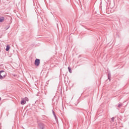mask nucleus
I'll list each match as a JSON object with an SVG mask.
<instances>
[{
	"mask_svg": "<svg viewBox=\"0 0 129 129\" xmlns=\"http://www.w3.org/2000/svg\"><path fill=\"white\" fill-rule=\"evenodd\" d=\"M6 76H7V73L5 71H0V79L1 80H3L6 78Z\"/></svg>",
	"mask_w": 129,
	"mask_h": 129,
	"instance_id": "obj_1",
	"label": "nucleus"
},
{
	"mask_svg": "<svg viewBox=\"0 0 129 129\" xmlns=\"http://www.w3.org/2000/svg\"><path fill=\"white\" fill-rule=\"evenodd\" d=\"M34 64L35 65H36V66H39V65L40 64V59H35Z\"/></svg>",
	"mask_w": 129,
	"mask_h": 129,
	"instance_id": "obj_2",
	"label": "nucleus"
},
{
	"mask_svg": "<svg viewBox=\"0 0 129 129\" xmlns=\"http://www.w3.org/2000/svg\"><path fill=\"white\" fill-rule=\"evenodd\" d=\"M38 125L40 129H44V124H43L42 123H39Z\"/></svg>",
	"mask_w": 129,
	"mask_h": 129,
	"instance_id": "obj_3",
	"label": "nucleus"
},
{
	"mask_svg": "<svg viewBox=\"0 0 129 129\" xmlns=\"http://www.w3.org/2000/svg\"><path fill=\"white\" fill-rule=\"evenodd\" d=\"M21 104H22V105H24V104H26V101H25L23 98H22V101H21Z\"/></svg>",
	"mask_w": 129,
	"mask_h": 129,
	"instance_id": "obj_4",
	"label": "nucleus"
},
{
	"mask_svg": "<svg viewBox=\"0 0 129 129\" xmlns=\"http://www.w3.org/2000/svg\"><path fill=\"white\" fill-rule=\"evenodd\" d=\"M5 21V17H0V23H3Z\"/></svg>",
	"mask_w": 129,
	"mask_h": 129,
	"instance_id": "obj_5",
	"label": "nucleus"
},
{
	"mask_svg": "<svg viewBox=\"0 0 129 129\" xmlns=\"http://www.w3.org/2000/svg\"><path fill=\"white\" fill-rule=\"evenodd\" d=\"M23 99L24 101H25V102H27V101H29V99L27 97L23 98Z\"/></svg>",
	"mask_w": 129,
	"mask_h": 129,
	"instance_id": "obj_6",
	"label": "nucleus"
},
{
	"mask_svg": "<svg viewBox=\"0 0 129 129\" xmlns=\"http://www.w3.org/2000/svg\"><path fill=\"white\" fill-rule=\"evenodd\" d=\"M110 77H111V75L110 73L108 74V79H109V81H110Z\"/></svg>",
	"mask_w": 129,
	"mask_h": 129,
	"instance_id": "obj_7",
	"label": "nucleus"
},
{
	"mask_svg": "<svg viewBox=\"0 0 129 129\" xmlns=\"http://www.w3.org/2000/svg\"><path fill=\"white\" fill-rule=\"evenodd\" d=\"M68 70L70 73H72V71H71V68H70V67H68Z\"/></svg>",
	"mask_w": 129,
	"mask_h": 129,
	"instance_id": "obj_8",
	"label": "nucleus"
},
{
	"mask_svg": "<svg viewBox=\"0 0 129 129\" xmlns=\"http://www.w3.org/2000/svg\"><path fill=\"white\" fill-rule=\"evenodd\" d=\"M9 50H10V46H7V47H6V51H9Z\"/></svg>",
	"mask_w": 129,
	"mask_h": 129,
	"instance_id": "obj_9",
	"label": "nucleus"
},
{
	"mask_svg": "<svg viewBox=\"0 0 129 129\" xmlns=\"http://www.w3.org/2000/svg\"><path fill=\"white\" fill-rule=\"evenodd\" d=\"M52 112H53V114L54 117L56 118V115H55V112H54V111H52Z\"/></svg>",
	"mask_w": 129,
	"mask_h": 129,
	"instance_id": "obj_10",
	"label": "nucleus"
},
{
	"mask_svg": "<svg viewBox=\"0 0 129 129\" xmlns=\"http://www.w3.org/2000/svg\"><path fill=\"white\" fill-rule=\"evenodd\" d=\"M122 104H119L118 105V107H120V106H121Z\"/></svg>",
	"mask_w": 129,
	"mask_h": 129,
	"instance_id": "obj_11",
	"label": "nucleus"
},
{
	"mask_svg": "<svg viewBox=\"0 0 129 129\" xmlns=\"http://www.w3.org/2000/svg\"><path fill=\"white\" fill-rule=\"evenodd\" d=\"M111 120H112V121H114V117H113L111 118Z\"/></svg>",
	"mask_w": 129,
	"mask_h": 129,
	"instance_id": "obj_12",
	"label": "nucleus"
},
{
	"mask_svg": "<svg viewBox=\"0 0 129 129\" xmlns=\"http://www.w3.org/2000/svg\"><path fill=\"white\" fill-rule=\"evenodd\" d=\"M9 28H10V27H9L8 28H7V30H8L9 29Z\"/></svg>",
	"mask_w": 129,
	"mask_h": 129,
	"instance_id": "obj_13",
	"label": "nucleus"
},
{
	"mask_svg": "<svg viewBox=\"0 0 129 129\" xmlns=\"http://www.w3.org/2000/svg\"><path fill=\"white\" fill-rule=\"evenodd\" d=\"M1 97H0V100H1Z\"/></svg>",
	"mask_w": 129,
	"mask_h": 129,
	"instance_id": "obj_14",
	"label": "nucleus"
}]
</instances>
